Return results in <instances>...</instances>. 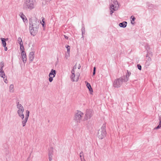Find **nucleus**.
<instances>
[{"label": "nucleus", "instance_id": "obj_30", "mask_svg": "<svg viewBox=\"0 0 161 161\" xmlns=\"http://www.w3.org/2000/svg\"><path fill=\"white\" fill-rule=\"evenodd\" d=\"M42 27H45V23L44 20V18H43V19H42Z\"/></svg>", "mask_w": 161, "mask_h": 161}, {"label": "nucleus", "instance_id": "obj_41", "mask_svg": "<svg viewBox=\"0 0 161 161\" xmlns=\"http://www.w3.org/2000/svg\"><path fill=\"white\" fill-rule=\"evenodd\" d=\"M76 69V65L75 64L73 68V69Z\"/></svg>", "mask_w": 161, "mask_h": 161}, {"label": "nucleus", "instance_id": "obj_1", "mask_svg": "<svg viewBox=\"0 0 161 161\" xmlns=\"http://www.w3.org/2000/svg\"><path fill=\"white\" fill-rule=\"evenodd\" d=\"M29 30L31 35L34 36L37 34L39 25V21L36 20L32 21L30 19L29 20Z\"/></svg>", "mask_w": 161, "mask_h": 161}, {"label": "nucleus", "instance_id": "obj_31", "mask_svg": "<svg viewBox=\"0 0 161 161\" xmlns=\"http://www.w3.org/2000/svg\"><path fill=\"white\" fill-rule=\"evenodd\" d=\"M161 127V124H159L158 126L154 128V130H157L160 129Z\"/></svg>", "mask_w": 161, "mask_h": 161}, {"label": "nucleus", "instance_id": "obj_7", "mask_svg": "<svg viewBox=\"0 0 161 161\" xmlns=\"http://www.w3.org/2000/svg\"><path fill=\"white\" fill-rule=\"evenodd\" d=\"M83 115L84 114L82 112L77 110L75 113L74 119L77 123H80Z\"/></svg>", "mask_w": 161, "mask_h": 161}, {"label": "nucleus", "instance_id": "obj_19", "mask_svg": "<svg viewBox=\"0 0 161 161\" xmlns=\"http://www.w3.org/2000/svg\"><path fill=\"white\" fill-rule=\"evenodd\" d=\"M28 119V118L25 117V118L24 119H23V121H22V125H23V127H24L25 125L26 124L27 122V121Z\"/></svg>", "mask_w": 161, "mask_h": 161}, {"label": "nucleus", "instance_id": "obj_16", "mask_svg": "<svg viewBox=\"0 0 161 161\" xmlns=\"http://www.w3.org/2000/svg\"><path fill=\"white\" fill-rule=\"evenodd\" d=\"M16 106L17 108L19 109L18 110H21V109H22V110H24L23 107L21 104L19 103V102L17 103Z\"/></svg>", "mask_w": 161, "mask_h": 161}, {"label": "nucleus", "instance_id": "obj_45", "mask_svg": "<svg viewBox=\"0 0 161 161\" xmlns=\"http://www.w3.org/2000/svg\"><path fill=\"white\" fill-rule=\"evenodd\" d=\"M134 21H131V23L133 25L134 24V23L133 22Z\"/></svg>", "mask_w": 161, "mask_h": 161}, {"label": "nucleus", "instance_id": "obj_33", "mask_svg": "<svg viewBox=\"0 0 161 161\" xmlns=\"http://www.w3.org/2000/svg\"><path fill=\"white\" fill-rule=\"evenodd\" d=\"M96 68L95 67H94L93 68V75H94L96 73Z\"/></svg>", "mask_w": 161, "mask_h": 161}, {"label": "nucleus", "instance_id": "obj_28", "mask_svg": "<svg viewBox=\"0 0 161 161\" xmlns=\"http://www.w3.org/2000/svg\"><path fill=\"white\" fill-rule=\"evenodd\" d=\"M30 112L28 110H26L25 117L28 118Z\"/></svg>", "mask_w": 161, "mask_h": 161}, {"label": "nucleus", "instance_id": "obj_9", "mask_svg": "<svg viewBox=\"0 0 161 161\" xmlns=\"http://www.w3.org/2000/svg\"><path fill=\"white\" fill-rule=\"evenodd\" d=\"M53 148L52 147H51L49 151L48 156L49 159V161H51L52 159V156L53 155Z\"/></svg>", "mask_w": 161, "mask_h": 161}, {"label": "nucleus", "instance_id": "obj_44", "mask_svg": "<svg viewBox=\"0 0 161 161\" xmlns=\"http://www.w3.org/2000/svg\"><path fill=\"white\" fill-rule=\"evenodd\" d=\"M80 155H82V156H83V152L82 151H81L80 153Z\"/></svg>", "mask_w": 161, "mask_h": 161}, {"label": "nucleus", "instance_id": "obj_21", "mask_svg": "<svg viewBox=\"0 0 161 161\" xmlns=\"http://www.w3.org/2000/svg\"><path fill=\"white\" fill-rule=\"evenodd\" d=\"M1 39L2 41V43L3 44V47H6V44L5 38H1Z\"/></svg>", "mask_w": 161, "mask_h": 161}, {"label": "nucleus", "instance_id": "obj_50", "mask_svg": "<svg viewBox=\"0 0 161 161\" xmlns=\"http://www.w3.org/2000/svg\"><path fill=\"white\" fill-rule=\"evenodd\" d=\"M159 124H161V120H159Z\"/></svg>", "mask_w": 161, "mask_h": 161}, {"label": "nucleus", "instance_id": "obj_23", "mask_svg": "<svg viewBox=\"0 0 161 161\" xmlns=\"http://www.w3.org/2000/svg\"><path fill=\"white\" fill-rule=\"evenodd\" d=\"M9 91L11 92H13L14 91V86L13 85L11 84L9 86Z\"/></svg>", "mask_w": 161, "mask_h": 161}, {"label": "nucleus", "instance_id": "obj_2", "mask_svg": "<svg viewBox=\"0 0 161 161\" xmlns=\"http://www.w3.org/2000/svg\"><path fill=\"white\" fill-rule=\"evenodd\" d=\"M145 49L147 50V54L145 59L146 66H149L151 61L150 57L152 56L153 53L150 50L148 44H146L144 46Z\"/></svg>", "mask_w": 161, "mask_h": 161}, {"label": "nucleus", "instance_id": "obj_25", "mask_svg": "<svg viewBox=\"0 0 161 161\" xmlns=\"http://www.w3.org/2000/svg\"><path fill=\"white\" fill-rule=\"evenodd\" d=\"M19 45H20V50L21 51V52H25L24 48V46H23V44H22Z\"/></svg>", "mask_w": 161, "mask_h": 161}, {"label": "nucleus", "instance_id": "obj_10", "mask_svg": "<svg viewBox=\"0 0 161 161\" xmlns=\"http://www.w3.org/2000/svg\"><path fill=\"white\" fill-rule=\"evenodd\" d=\"M21 56L24 63L25 64L27 60L26 55L25 52H21Z\"/></svg>", "mask_w": 161, "mask_h": 161}, {"label": "nucleus", "instance_id": "obj_40", "mask_svg": "<svg viewBox=\"0 0 161 161\" xmlns=\"http://www.w3.org/2000/svg\"><path fill=\"white\" fill-rule=\"evenodd\" d=\"M71 73L72 74H75V69H72L71 70Z\"/></svg>", "mask_w": 161, "mask_h": 161}, {"label": "nucleus", "instance_id": "obj_29", "mask_svg": "<svg viewBox=\"0 0 161 161\" xmlns=\"http://www.w3.org/2000/svg\"><path fill=\"white\" fill-rule=\"evenodd\" d=\"M66 47L67 49V52L68 53H69L70 50V47L69 45H66Z\"/></svg>", "mask_w": 161, "mask_h": 161}, {"label": "nucleus", "instance_id": "obj_18", "mask_svg": "<svg viewBox=\"0 0 161 161\" xmlns=\"http://www.w3.org/2000/svg\"><path fill=\"white\" fill-rule=\"evenodd\" d=\"M127 22L126 21H123L122 22L120 23L119 24V25L120 27L125 28L127 26Z\"/></svg>", "mask_w": 161, "mask_h": 161}, {"label": "nucleus", "instance_id": "obj_32", "mask_svg": "<svg viewBox=\"0 0 161 161\" xmlns=\"http://www.w3.org/2000/svg\"><path fill=\"white\" fill-rule=\"evenodd\" d=\"M80 157L81 161H86L84 158V157L83 156V157H82V156L80 155Z\"/></svg>", "mask_w": 161, "mask_h": 161}, {"label": "nucleus", "instance_id": "obj_27", "mask_svg": "<svg viewBox=\"0 0 161 161\" xmlns=\"http://www.w3.org/2000/svg\"><path fill=\"white\" fill-rule=\"evenodd\" d=\"M5 73L4 71H0V76L2 77L3 78H4L3 76H5Z\"/></svg>", "mask_w": 161, "mask_h": 161}, {"label": "nucleus", "instance_id": "obj_47", "mask_svg": "<svg viewBox=\"0 0 161 161\" xmlns=\"http://www.w3.org/2000/svg\"><path fill=\"white\" fill-rule=\"evenodd\" d=\"M4 82H5V83H7V82H8L7 80L6 79L4 81Z\"/></svg>", "mask_w": 161, "mask_h": 161}, {"label": "nucleus", "instance_id": "obj_11", "mask_svg": "<svg viewBox=\"0 0 161 161\" xmlns=\"http://www.w3.org/2000/svg\"><path fill=\"white\" fill-rule=\"evenodd\" d=\"M24 111V110H22V109H21V110H18L17 111V113L19 116L21 118L22 120L24 119V114L23 113Z\"/></svg>", "mask_w": 161, "mask_h": 161}, {"label": "nucleus", "instance_id": "obj_46", "mask_svg": "<svg viewBox=\"0 0 161 161\" xmlns=\"http://www.w3.org/2000/svg\"><path fill=\"white\" fill-rule=\"evenodd\" d=\"M159 120H161V116H159Z\"/></svg>", "mask_w": 161, "mask_h": 161}, {"label": "nucleus", "instance_id": "obj_26", "mask_svg": "<svg viewBox=\"0 0 161 161\" xmlns=\"http://www.w3.org/2000/svg\"><path fill=\"white\" fill-rule=\"evenodd\" d=\"M18 42L19 45L22 44H23V42H22V40L21 38L20 37H19L18 38Z\"/></svg>", "mask_w": 161, "mask_h": 161}, {"label": "nucleus", "instance_id": "obj_13", "mask_svg": "<svg viewBox=\"0 0 161 161\" xmlns=\"http://www.w3.org/2000/svg\"><path fill=\"white\" fill-rule=\"evenodd\" d=\"M147 4V8L149 9H155L157 7L156 5L152 4L150 3H148Z\"/></svg>", "mask_w": 161, "mask_h": 161}, {"label": "nucleus", "instance_id": "obj_48", "mask_svg": "<svg viewBox=\"0 0 161 161\" xmlns=\"http://www.w3.org/2000/svg\"><path fill=\"white\" fill-rule=\"evenodd\" d=\"M80 68V64H79L78 66V69H79Z\"/></svg>", "mask_w": 161, "mask_h": 161}, {"label": "nucleus", "instance_id": "obj_3", "mask_svg": "<svg viewBox=\"0 0 161 161\" xmlns=\"http://www.w3.org/2000/svg\"><path fill=\"white\" fill-rule=\"evenodd\" d=\"M124 76H121L119 78L115 80L114 81L113 86L114 87L119 88L122 85L123 82L128 81V78H126Z\"/></svg>", "mask_w": 161, "mask_h": 161}, {"label": "nucleus", "instance_id": "obj_49", "mask_svg": "<svg viewBox=\"0 0 161 161\" xmlns=\"http://www.w3.org/2000/svg\"><path fill=\"white\" fill-rule=\"evenodd\" d=\"M5 41H8V38H5Z\"/></svg>", "mask_w": 161, "mask_h": 161}, {"label": "nucleus", "instance_id": "obj_22", "mask_svg": "<svg viewBox=\"0 0 161 161\" xmlns=\"http://www.w3.org/2000/svg\"><path fill=\"white\" fill-rule=\"evenodd\" d=\"M127 73L126 74V75L125 76L124 75L123 76H124L125 78H128V81L129 80V77L131 73L130 72L128 71V70L127 71Z\"/></svg>", "mask_w": 161, "mask_h": 161}, {"label": "nucleus", "instance_id": "obj_43", "mask_svg": "<svg viewBox=\"0 0 161 161\" xmlns=\"http://www.w3.org/2000/svg\"><path fill=\"white\" fill-rule=\"evenodd\" d=\"M4 47V50L5 51H6L7 50H8V48H7V47Z\"/></svg>", "mask_w": 161, "mask_h": 161}, {"label": "nucleus", "instance_id": "obj_24", "mask_svg": "<svg viewBox=\"0 0 161 161\" xmlns=\"http://www.w3.org/2000/svg\"><path fill=\"white\" fill-rule=\"evenodd\" d=\"M0 65L1 67H0V71H3V68L4 66V63L3 62H1L0 63Z\"/></svg>", "mask_w": 161, "mask_h": 161}, {"label": "nucleus", "instance_id": "obj_34", "mask_svg": "<svg viewBox=\"0 0 161 161\" xmlns=\"http://www.w3.org/2000/svg\"><path fill=\"white\" fill-rule=\"evenodd\" d=\"M49 80L50 82H52L53 80V77H51V76H49Z\"/></svg>", "mask_w": 161, "mask_h": 161}, {"label": "nucleus", "instance_id": "obj_15", "mask_svg": "<svg viewBox=\"0 0 161 161\" xmlns=\"http://www.w3.org/2000/svg\"><path fill=\"white\" fill-rule=\"evenodd\" d=\"M20 16L24 22H28V20L27 18H26L25 15H24L23 13L21 12L20 13Z\"/></svg>", "mask_w": 161, "mask_h": 161}, {"label": "nucleus", "instance_id": "obj_12", "mask_svg": "<svg viewBox=\"0 0 161 161\" xmlns=\"http://www.w3.org/2000/svg\"><path fill=\"white\" fill-rule=\"evenodd\" d=\"M34 52H31L29 54V60L30 62H31L34 58Z\"/></svg>", "mask_w": 161, "mask_h": 161}, {"label": "nucleus", "instance_id": "obj_39", "mask_svg": "<svg viewBox=\"0 0 161 161\" xmlns=\"http://www.w3.org/2000/svg\"><path fill=\"white\" fill-rule=\"evenodd\" d=\"M85 33V31H82V38H83V39H84V38H83V35Z\"/></svg>", "mask_w": 161, "mask_h": 161}, {"label": "nucleus", "instance_id": "obj_36", "mask_svg": "<svg viewBox=\"0 0 161 161\" xmlns=\"http://www.w3.org/2000/svg\"><path fill=\"white\" fill-rule=\"evenodd\" d=\"M130 18L132 19L131 21H134L135 20V19H136V18L135 17H134L133 16H131L130 17Z\"/></svg>", "mask_w": 161, "mask_h": 161}, {"label": "nucleus", "instance_id": "obj_6", "mask_svg": "<svg viewBox=\"0 0 161 161\" xmlns=\"http://www.w3.org/2000/svg\"><path fill=\"white\" fill-rule=\"evenodd\" d=\"M113 3L111 5L110 8V14L112 15L114 11H116L118 9L119 5L118 2L116 0H112Z\"/></svg>", "mask_w": 161, "mask_h": 161}, {"label": "nucleus", "instance_id": "obj_20", "mask_svg": "<svg viewBox=\"0 0 161 161\" xmlns=\"http://www.w3.org/2000/svg\"><path fill=\"white\" fill-rule=\"evenodd\" d=\"M75 74H72V75H71V76H70V78H71V80L72 81H78L79 78L78 77L77 79H76V80H75L74 79V78H75Z\"/></svg>", "mask_w": 161, "mask_h": 161}, {"label": "nucleus", "instance_id": "obj_42", "mask_svg": "<svg viewBox=\"0 0 161 161\" xmlns=\"http://www.w3.org/2000/svg\"><path fill=\"white\" fill-rule=\"evenodd\" d=\"M64 36L66 39H68V37L67 36H66V35H64Z\"/></svg>", "mask_w": 161, "mask_h": 161}, {"label": "nucleus", "instance_id": "obj_4", "mask_svg": "<svg viewBox=\"0 0 161 161\" xmlns=\"http://www.w3.org/2000/svg\"><path fill=\"white\" fill-rule=\"evenodd\" d=\"M106 124H103L97 132V136L100 139H102L104 137L106 134Z\"/></svg>", "mask_w": 161, "mask_h": 161}, {"label": "nucleus", "instance_id": "obj_17", "mask_svg": "<svg viewBox=\"0 0 161 161\" xmlns=\"http://www.w3.org/2000/svg\"><path fill=\"white\" fill-rule=\"evenodd\" d=\"M85 83H86V86L87 87V88L88 89L89 91L91 92H93L92 89L91 87V86L90 84L88 83L87 82L85 81Z\"/></svg>", "mask_w": 161, "mask_h": 161}, {"label": "nucleus", "instance_id": "obj_5", "mask_svg": "<svg viewBox=\"0 0 161 161\" xmlns=\"http://www.w3.org/2000/svg\"><path fill=\"white\" fill-rule=\"evenodd\" d=\"M34 8L32 0H26L23 4V8L31 9Z\"/></svg>", "mask_w": 161, "mask_h": 161}, {"label": "nucleus", "instance_id": "obj_37", "mask_svg": "<svg viewBox=\"0 0 161 161\" xmlns=\"http://www.w3.org/2000/svg\"><path fill=\"white\" fill-rule=\"evenodd\" d=\"M85 31V28L84 27V24H82V25L81 31Z\"/></svg>", "mask_w": 161, "mask_h": 161}, {"label": "nucleus", "instance_id": "obj_38", "mask_svg": "<svg viewBox=\"0 0 161 161\" xmlns=\"http://www.w3.org/2000/svg\"><path fill=\"white\" fill-rule=\"evenodd\" d=\"M137 66L138 67V69L140 70H141V65L140 64H138L137 65Z\"/></svg>", "mask_w": 161, "mask_h": 161}, {"label": "nucleus", "instance_id": "obj_35", "mask_svg": "<svg viewBox=\"0 0 161 161\" xmlns=\"http://www.w3.org/2000/svg\"><path fill=\"white\" fill-rule=\"evenodd\" d=\"M69 56V53H66L65 55V57L67 59Z\"/></svg>", "mask_w": 161, "mask_h": 161}, {"label": "nucleus", "instance_id": "obj_8", "mask_svg": "<svg viewBox=\"0 0 161 161\" xmlns=\"http://www.w3.org/2000/svg\"><path fill=\"white\" fill-rule=\"evenodd\" d=\"M93 114L92 110L90 109H87L86 114L84 117L83 120L85 121L89 119L92 117Z\"/></svg>", "mask_w": 161, "mask_h": 161}, {"label": "nucleus", "instance_id": "obj_14", "mask_svg": "<svg viewBox=\"0 0 161 161\" xmlns=\"http://www.w3.org/2000/svg\"><path fill=\"white\" fill-rule=\"evenodd\" d=\"M56 73V72L55 70L52 69L49 75V76H51L54 77Z\"/></svg>", "mask_w": 161, "mask_h": 161}]
</instances>
